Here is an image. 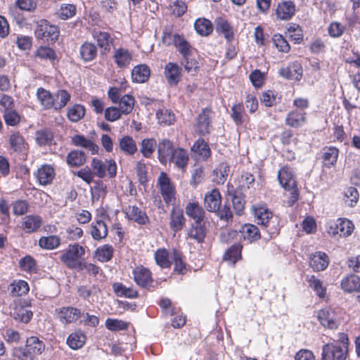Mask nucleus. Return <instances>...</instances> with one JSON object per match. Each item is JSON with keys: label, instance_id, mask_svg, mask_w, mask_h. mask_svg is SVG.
<instances>
[{"label": "nucleus", "instance_id": "1", "mask_svg": "<svg viewBox=\"0 0 360 360\" xmlns=\"http://www.w3.org/2000/svg\"><path fill=\"white\" fill-rule=\"evenodd\" d=\"M278 180L280 185L290 193L288 203L292 206L299 198V191L297 187V181L292 168L284 166L278 172Z\"/></svg>", "mask_w": 360, "mask_h": 360}, {"label": "nucleus", "instance_id": "2", "mask_svg": "<svg viewBox=\"0 0 360 360\" xmlns=\"http://www.w3.org/2000/svg\"><path fill=\"white\" fill-rule=\"evenodd\" d=\"M254 214L257 223L265 231L269 238H272L278 233V222L276 217L264 207H256Z\"/></svg>", "mask_w": 360, "mask_h": 360}, {"label": "nucleus", "instance_id": "3", "mask_svg": "<svg viewBox=\"0 0 360 360\" xmlns=\"http://www.w3.org/2000/svg\"><path fill=\"white\" fill-rule=\"evenodd\" d=\"M84 254L85 250L82 246L78 244L70 245L62 252L60 259L70 269L83 271L84 266L81 259Z\"/></svg>", "mask_w": 360, "mask_h": 360}, {"label": "nucleus", "instance_id": "4", "mask_svg": "<svg viewBox=\"0 0 360 360\" xmlns=\"http://www.w3.org/2000/svg\"><path fill=\"white\" fill-rule=\"evenodd\" d=\"M91 166L94 174L98 178H103L106 174L109 178H114L117 174V165L112 159L103 161L94 158L91 160Z\"/></svg>", "mask_w": 360, "mask_h": 360}, {"label": "nucleus", "instance_id": "5", "mask_svg": "<svg viewBox=\"0 0 360 360\" xmlns=\"http://www.w3.org/2000/svg\"><path fill=\"white\" fill-rule=\"evenodd\" d=\"M157 186L160 188L161 195L167 205L175 202L176 189L171 179L165 172H161L157 181Z\"/></svg>", "mask_w": 360, "mask_h": 360}, {"label": "nucleus", "instance_id": "6", "mask_svg": "<svg viewBox=\"0 0 360 360\" xmlns=\"http://www.w3.org/2000/svg\"><path fill=\"white\" fill-rule=\"evenodd\" d=\"M347 343L343 342L342 345L326 344L322 348V360H345L347 352Z\"/></svg>", "mask_w": 360, "mask_h": 360}, {"label": "nucleus", "instance_id": "7", "mask_svg": "<svg viewBox=\"0 0 360 360\" xmlns=\"http://www.w3.org/2000/svg\"><path fill=\"white\" fill-rule=\"evenodd\" d=\"M35 35L38 39L46 41H56L59 35V30L57 26L50 25L46 20H40L37 22Z\"/></svg>", "mask_w": 360, "mask_h": 360}, {"label": "nucleus", "instance_id": "8", "mask_svg": "<svg viewBox=\"0 0 360 360\" xmlns=\"http://www.w3.org/2000/svg\"><path fill=\"white\" fill-rule=\"evenodd\" d=\"M56 315L63 325L76 322L81 316L80 309L73 307H63L56 309Z\"/></svg>", "mask_w": 360, "mask_h": 360}, {"label": "nucleus", "instance_id": "9", "mask_svg": "<svg viewBox=\"0 0 360 360\" xmlns=\"http://www.w3.org/2000/svg\"><path fill=\"white\" fill-rule=\"evenodd\" d=\"M317 318L321 324L326 328L335 329L338 327V316L335 309L332 307H326L319 310Z\"/></svg>", "mask_w": 360, "mask_h": 360}, {"label": "nucleus", "instance_id": "10", "mask_svg": "<svg viewBox=\"0 0 360 360\" xmlns=\"http://www.w3.org/2000/svg\"><path fill=\"white\" fill-rule=\"evenodd\" d=\"M158 160L162 165H166L175 150L173 143L167 139H160L157 145Z\"/></svg>", "mask_w": 360, "mask_h": 360}, {"label": "nucleus", "instance_id": "11", "mask_svg": "<svg viewBox=\"0 0 360 360\" xmlns=\"http://www.w3.org/2000/svg\"><path fill=\"white\" fill-rule=\"evenodd\" d=\"M221 204V196L218 189L214 188L205 193L204 205L207 211L214 212Z\"/></svg>", "mask_w": 360, "mask_h": 360}, {"label": "nucleus", "instance_id": "12", "mask_svg": "<svg viewBox=\"0 0 360 360\" xmlns=\"http://www.w3.org/2000/svg\"><path fill=\"white\" fill-rule=\"evenodd\" d=\"M279 75L288 79L300 80L302 76V67L298 62L290 63L278 71Z\"/></svg>", "mask_w": 360, "mask_h": 360}, {"label": "nucleus", "instance_id": "13", "mask_svg": "<svg viewBox=\"0 0 360 360\" xmlns=\"http://www.w3.org/2000/svg\"><path fill=\"white\" fill-rule=\"evenodd\" d=\"M210 115L211 110L209 108H204L198 117L196 127L200 135L204 136L210 131L212 128Z\"/></svg>", "mask_w": 360, "mask_h": 360}, {"label": "nucleus", "instance_id": "14", "mask_svg": "<svg viewBox=\"0 0 360 360\" xmlns=\"http://www.w3.org/2000/svg\"><path fill=\"white\" fill-rule=\"evenodd\" d=\"M133 275L136 283L142 288H147L153 281L150 271L142 266L135 268Z\"/></svg>", "mask_w": 360, "mask_h": 360}, {"label": "nucleus", "instance_id": "15", "mask_svg": "<svg viewBox=\"0 0 360 360\" xmlns=\"http://www.w3.org/2000/svg\"><path fill=\"white\" fill-rule=\"evenodd\" d=\"M165 76L171 85H176L181 77V68L176 63H168L165 68Z\"/></svg>", "mask_w": 360, "mask_h": 360}, {"label": "nucleus", "instance_id": "16", "mask_svg": "<svg viewBox=\"0 0 360 360\" xmlns=\"http://www.w3.org/2000/svg\"><path fill=\"white\" fill-rule=\"evenodd\" d=\"M295 5L291 1H283L278 4L276 15L278 19L288 20L295 14Z\"/></svg>", "mask_w": 360, "mask_h": 360}, {"label": "nucleus", "instance_id": "17", "mask_svg": "<svg viewBox=\"0 0 360 360\" xmlns=\"http://www.w3.org/2000/svg\"><path fill=\"white\" fill-rule=\"evenodd\" d=\"M335 227L333 231H328L329 233L333 235L339 234L340 236H348L352 234L354 230L352 222L345 218H339L335 224Z\"/></svg>", "mask_w": 360, "mask_h": 360}, {"label": "nucleus", "instance_id": "18", "mask_svg": "<svg viewBox=\"0 0 360 360\" xmlns=\"http://www.w3.org/2000/svg\"><path fill=\"white\" fill-rule=\"evenodd\" d=\"M329 264V257L323 252H316L310 257V266L315 271L325 270Z\"/></svg>", "mask_w": 360, "mask_h": 360}, {"label": "nucleus", "instance_id": "19", "mask_svg": "<svg viewBox=\"0 0 360 360\" xmlns=\"http://www.w3.org/2000/svg\"><path fill=\"white\" fill-rule=\"evenodd\" d=\"M188 154L187 151L181 148H176L171 157L168 162H172L179 169H184L188 162Z\"/></svg>", "mask_w": 360, "mask_h": 360}, {"label": "nucleus", "instance_id": "20", "mask_svg": "<svg viewBox=\"0 0 360 360\" xmlns=\"http://www.w3.org/2000/svg\"><path fill=\"white\" fill-rule=\"evenodd\" d=\"M306 112L298 110H292L288 113L285 117V124L294 128L303 126L307 121Z\"/></svg>", "mask_w": 360, "mask_h": 360}, {"label": "nucleus", "instance_id": "21", "mask_svg": "<svg viewBox=\"0 0 360 360\" xmlns=\"http://www.w3.org/2000/svg\"><path fill=\"white\" fill-rule=\"evenodd\" d=\"M186 214L193 219L194 222H203L205 210L198 202H190L185 207Z\"/></svg>", "mask_w": 360, "mask_h": 360}, {"label": "nucleus", "instance_id": "22", "mask_svg": "<svg viewBox=\"0 0 360 360\" xmlns=\"http://www.w3.org/2000/svg\"><path fill=\"white\" fill-rule=\"evenodd\" d=\"M186 219L183 210L174 207L170 214L169 226L172 231L177 232L181 231L185 225Z\"/></svg>", "mask_w": 360, "mask_h": 360}, {"label": "nucleus", "instance_id": "23", "mask_svg": "<svg viewBox=\"0 0 360 360\" xmlns=\"http://www.w3.org/2000/svg\"><path fill=\"white\" fill-rule=\"evenodd\" d=\"M188 236L191 239L202 243L206 236V229L203 222L193 223L188 229Z\"/></svg>", "mask_w": 360, "mask_h": 360}, {"label": "nucleus", "instance_id": "24", "mask_svg": "<svg viewBox=\"0 0 360 360\" xmlns=\"http://www.w3.org/2000/svg\"><path fill=\"white\" fill-rule=\"evenodd\" d=\"M37 98L41 105L45 110H54L53 95L48 90L39 87L37 90Z\"/></svg>", "mask_w": 360, "mask_h": 360}, {"label": "nucleus", "instance_id": "25", "mask_svg": "<svg viewBox=\"0 0 360 360\" xmlns=\"http://www.w3.org/2000/svg\"><path fill=\"white\" fill-rule=\"evenodd\" d=\"M113 58L118 68H126L132 60V55L127 49L120 48L115 51Z\"/></svg>", "mask_w": 360, "mask_h": 360}, {"label": "nucleus", "instance_id": "26", "mask_svg": "<svg viewBox=\"0 0 360 360\" xmlns=\"http://www.w3.org/2000/svg\"><path fill=\"white\" fill-rule=\"evenodd\" d=\"M41 221L38 215H27L22 218V229L29 233L37 231L41 226Z\"/></svg>", "mask_w": 360, "mask_h": 360}, {"label": "nucleus", "instance_id": "27", "mask_svg": "<svg viewBox=\"0 0 360 360\" xmlns=\"http://www.w3.org/2000/svg\"><path fill=\"white\" fill-rule=\"evenodd\" d=\"M92 36L97 41V44L101 48V52L110 51V44L112 39L108 32L94 30L92 32Z\"/></svg>", "mask_w": 360, "mask_h": 360}, {"label": "nucleus", "instance_id": "28", "mask_svg": "<svg viewBox=\"0 0 360 360\" xmlns=\"http://www.w3.org/2000/svg\"><path fill=\"white\" fill-rule=\"evenodd\" d=\"M11 315L15 320L23 323H28L32 319L33 314L28 307L17 304L13 309Z\"/></svg>", "mask_w": 360, "mask_h": 360}, {"label": "nucleus", "instance_id": "29", "mask_svg": "<svg viewBox=\"0 0 360 360\" xmlns=\"http://www.w3.org/2000/svg\"><path fill=\"white\" fill-rule=\"evenodd\" d=\"M72 143L79 147L89 150L92 155L98 153L99 147L91 140L86 139L82 135H75L72 138Z\"/></svg>", "mask_w": 360, "mask_h": 360}, {"label": "nucleus", "instance_id": "30", "mask_svg": "<svg viewBox=\"0 0 360 360\" xmlns=\"http://www.w3.org/2000/svg\"><path fill=\"white\" fill-rule=\"evenodd\" d=\"M55 176L54 170L50 165H43L37 171V179L41 185L51 183Z\"/></svg>", "mask_w": 360, "mask_h": 360}, {"label": "nucleus", "instance_id": "31", "mask_svg": "<svg viewBox=\"0 0 360 360\" xmlns=\"http://www.w3.org/2000/svg\"><path fill=\"white\" fill-rule=\"evenodd\" d=\"M127 214L129 219L134 221L139 224H146L148 222V217L146 212L136 206H129L127 209Z\"/></svg>", "mask_w": 360, "mask_h": 360}, {"label": "nucleus", "instance_id": "32", "mask_svg": "<svg viewBox=\"0 0 360 360\" xmlns=\"http://www.w3.org/2000/svg\"><path fill=\"white\" fill-rule=\"evenodd\" d=\"M150 76V69L146 65L135 66L131 71V79L137 83H143Z\"/></svg>", "mask_w": 360, "mask_h": 360}, {"label": "nucleus", "instance_id": "33", "mask_svg": "<svg viewBox=\"0 0 360 360\" xmlns=\"http://www.w3.org/2000/svg\"><path fill=\"white\" fill-rule=\"evenodd\" d=\"M91 234L96 240H101L108 236V228L105 223L102 220H98L92 223L91 226Z\"/></svg>", "mask_w": 360, "mask_h": 360}, {"label": "nucleus", "instance_id": "34", "mask_svg": "<svg viewBox=\"0 0 360 360\" xmlns=\"http://www.w3.org/2000/svg\"><path fill=\"white\" fill-rule=\"evenodd\" d=\"M81 58L84 62L93 60L97 56V48L91 42H84L79 49Z\"/></svg>", "mask_w": 360, "mask_h": 360}, {"label": "nucleus", "instance_id": "35", "mask_svg": "<svg viewBox=\"0 0 360 360\" xmlns=\"http://www.w3.org/2000/svg\"><path fill=\"white\" fill-rule=\"evenodd\" d=\"M25 347L34 358L37 355L41 354L45 348L44 342L35 336L27 338Z\"/></svg>", "mask_w": 360, "mask_h": 360}, {"label": "nucleus", "instance_id": "36", "mask_svg": "<svg viewBox=\"0 0 360 360\" xmlns=\"http://www.w3.org/2000/svg\"><path fill=\"white\" fill-rule=\"evenodd\" d=\"M240 232L244 240L249 242L257 240L261 238L258 228L253 224H245L242 226Z\"/></svg>", "mask_w": 360, "mask_h": 360}, {"label": "nucleus", "instance_id": "37", "mask_svg": "<svg viewBox=\"0 0 360 360\" xmlns=\"http://www.w3.org/2000/svg\"><path fill=\"white\" fill-rule=\"evenodd\" d=\"M8 141L11 148L14 152L21 153L26 148L25 140L20 132L11 134L9 136Z\"/></svg>", "mask_w": 360, "mask_h": 360}, {"label": "nucleus", "instance_id": "38", "mask_svg": "<svg viewBox=\"0 0 360 360\" xmlns=\"http://www.w3.org/2000/svg\"><path fill=\"white\" fill-rule=\"evenodd\" d=\"M359 283L360 278L356 275L351 274L342 278L341 287L344 291L352 292L356 290Z\"/></svg>", "mask_w": 360, "mask_h": 360}, {"label": "nucleus", "instance_id": "39", "mask_svg": "<svg viewBox=\"0 0 360 360\" xmlns=\"http://www.w3.org/2000/svg\"><path fill=\"white\" fill-rule=\"evenodd\" d=\"M242 245L240 244H235L231 246L224 255V260L234 264L238 259L241 258Z\"/></svg>", "mask_w": 360, "mask_h": 360}, {"label": "nucleus", "instance_id": "40", "mask_svg": "<svg viewBox=\"0 0 360 360\" xmlns=\"http://www.w3.org/2000/svg\"><path fill=\"white\" fill-rule=\"evenodd\" d=\"M70 94L64 89L58 90L53 95L54 110H60L63 108L70 100Z\"/></svg>", "mask_w": 360, "mask_h": 360}, {"label": "nucleus", "instance_id": "41", "mask_svg": "<svg viewBox=\"0 0 360 360\" xmlns=\"http://www.w3.org/2000/svg\"><path fill=\"white\" fill-rule=\"evenodd\" d=\"M86 162V155L79 150H74L67 155V162L72 167H79Z\"/></svg>", "mask_w": 360, "mask_h": 360}, {"label": "nucleus", "instance_id": "42", "mask_svg": "<svg viewBox=\"0 0 360 360\" xmlns=\"http://www.w3.org/2000/svg\"><path fill=\"white\" fill-rule=\"evenodd\" d=\"M135 100L134 98L129 94L124 95L118 101V109L122 114L128 115L134 109Z\"/></svg>", "mask_w": 360, "mask_h": 360}, {"label": "nucleus", "instance_id": "43", "mask_svg": "<svg viewBox=\"0 0 360 360\" xmlns=\"http://www.w3.org/2000/svg\"><path fill=\"white\" fill-rule=\"evenodd\" d=\"M156 117L160 124L171 125L175 122L174 112L167 108H162L157 111Z\"/></svg>", "mask_w": 360, "mask_h": 360}, {"label": "nucleus", "instance_id": "44", "mask_svg": "<svg viewBox=\"0 0 360 360\" xmlns=\"http://www.w3.org/2000/svg\"><path fill=\"white\" fill-rule=\"evenodd\" d=\"M194 27L196 32L201 36H208L213 30L212 22L205 18H199L196 20Z\"/></svg>", "mask_w": 360, "mask_h": 360}, {"label": "nucleus", "instance_id": "45", "mask_svg": "<svg viewBox=\"0 0 360 360\" xmlns=\"http://www.w3.org/2000/svg\"><path fill=\"white\" fill-rule=\"evenodd\" d=\"M85 108L80 104H75L68 108V118L73 122H77L82 119L85 115Z\"/></svg>", "mask_w": 360, "mask_h": 360}, {"label": "nucleus", "instance_id": "46", "mask_svg": "<svg viewBox=\"0 0 360 360\" xmlns=\"http://www.w3.org/2000/svg\"><path fill=\"white\" fill-rule=\"evenodd\" d=\"M217 30L219 32L224 34L228 41H231L233 39V29L226 20L221 18H218L217 20Z\"/></svg>", "mask_w": 360, "mask_h": 360}, {"label": "nucleus", "instance_id": "47", "mask_svg": "<svg viewBox=\"0 0 360 360\" xmlns=\"http://www.w3.org/2000/svg\"><path fill=\"white\" fill-rule=\"evenodd\" d=\"M29 290L30 288L27 283L22 280L14 281L10 285L11 293L15 297L26 295Z\"/></svg>", "mask_w": 360, "mask_h": 360}, {"label": "nucleus", "instance_id": "48", "mask_svg": "<svg viewBox=\"0 0 360 360\" xmlns=\"http://www.w3.org/2000/svg\"><path fill=\"white\" fill-rule=\"evenodd\" d=\"M339 150L335 147L326 148L323 153V160L326 166L330 167L334 165L338 160Z\"/></svg>", "mask_w": 360, "mask_h": 360}, {"label": "nucleus", "instance_id": "49", "mask_svg": "<svg viewBox=\"0 0 360 360\" xmlns=\"http://www.w3.org/2000/svg\"><path fill=\"white\" fill-rule=\"evenodd\" d=\"M229 167L226 163H220L218 167L213 171L214 176V181L217 184H223L228 176Z\"/></svg>", "mask_w": 360, "mask_h": 360}, {"label": "nucleus", "instance_id": "50", "mask_svg": "<svg viewBox=\"0 0 360 360\" xmlns=\"http://www.w3.org/2000/svg\"><path fill=\"white\" fill-rule=\"evenodd\" d=\"M112 288L117 296L127 298H135L138 296L136 290L131 288H127L122 283H115L113 284Z\"/></svg>", "mask_w": 360, "mask_h": 360}, {"label": "nucleus", "instance_id": "51", "mask_svg": "<svg viewBox=\"0 0 360 360\" xmlns=\"http://www.w3.org/2000/svg\"><path fill=\"white\" fill-rule=\"evenodd\" d=\"M96 257L99 262H106L111 259L113 255V248L105 244L98 248L96 250Z\"/></svg>", "mask_w": 360, "mask_h": 360}, {"label": "nucleus", "instance_id": "52", "mask_svg": "<svg viewBox=\"0 0 360 360\" xmlns=\"http://www.w3.org/2000/svg\"><path fill=\"white\" fill-rule=\"evenodd\" d=\"M77 8L75 5L71 4H62L60 6L56 14L62 20H68L76 15Z\"/></svg>", "mask_w": 360, "mask_h": 360}, {"label": "nucleus", "instance_id": "53", "mask_svg": "<svg viewBox=\"0 0 360 360\" xmlns=\"http://www.w3.org/2000/svg\"><path fill=\"white\" fill-rule=\"evenodd\" d=\"M53 139V134L49 129H40L35 133V141L39 146L51 144Z\"/></svg>", "mask_w": 360, "mask_h": 360}, {"label": "nucleus", "instance_id": "54", "mask_svg": "<svg viewBox=\"0 0 360 360\" xmlns=\"http://www.w3.org/2000/svg\"><path fill=\"white\" fill-rule=\"evenodd\" d=\"M86 336L81 333L70 334L67 339V344L72 349H78L84 345Z\"/></svg>", "mask_w": 360, "mask_h": 360}, {"label": "nucleus", "instance_id": "55", "mask_svg": "<svg viewBox=\"0 0 360 360\" xmlns=\"http://www.w3.org/2000/svg\"><path fill=\"white\" fill-rule=\"evenodd\" d=\"M120 149L127 155H133L137 150V147L134 139L126 136L120 140Z\"/></svg>", "mask_w": 360, "mask_h": 360}, {"label": "nucleus", "instance_id": "56", "mask_svg": "<svg viewBox=\"0 0 360 360\" xmlns=\"http://www.w3.org/2000/svg\"><path fill=\"white\" fill-rule=\"evenodd\" d=\"M156 264L161 268H168L171 266L169 259V253L165 248L158 249L154 255Z\"/></svg>", "mask_w": 360, "mask_h": 360}, {"label": "nucleus", "instance_id": "57", "mask_svg": "<svg viewBox=\"0 0 360 360\" xmlns=\"http://www.w3.org/2000/svg\"><path fill=\"white\" fill-rule=\"evenodd\" d=\"M60 243V238L56 236H43L39 240V246L47 250H53L58 248Z\"/></svg>", "mask_w": 360, "mask_h": 360}, {"label": "nucleus", "instance_id": "58", "mask_svg": "<svg viewBox=\"0 0 360 360\" xmlns=\"http://www.w3.org/2000/svg\"><path fill=\"white\" fill-rule=\"evenodd\" d=\"M174 46L184 58H188V56L192 53V46L182 35H181L179 38H177V41Z\"/></svg>", "mask_w": 360, "mask_h": 360}, {"label": "nucleus", "instance_id": "59", "mask_svg": "<svg viewBox=\"0 0 360 360\" xmlns=\"http://www.w3.org/2000/svg\"><path fill=\"white\" fill-rule=\"evenodd\" d=\"M180 34L173 33L172 27L171 26H167L164 28L162 37V42L165 46H171L175 45L177 41V38L180 37Z\"/></svg>", "mask_w": 360, "mask_h": 360}, {"label": "nucleus", "instance_id": "60", "mask_svg": "<svg viewBox=\"0 0 360 360\" xmlns=\"http://www.w3.org/2000/svg\"><path fill=\"white\" fill-rule=\"evenodd\" d=\"M172 259L174 263V271L178 274H184L186 271V264L183 260L182 253L176 249H173Z\"/></svg>", "mask_w": 360, "mask_h": 360}, {"label": "nucleus", "instance_id": "61", "mask_svg": "<svg viewBox=\"0 0 360 360\" xmlns=\"http://www.w3.org/2000/svg\"><path fill=\"white\" fill-rule=\"evenodd\" d=\"M229 195L231 198L233 207L236 214L238 215H241L243 212L245 205V201L242 193L235 191L233 193H229Z\"/></svg>", "mask_w": 360, "mask_h": 360}, {"label": "nucleus", "instance_id": "62", "mask_svg": "<svg viewBox=\"0 0 360 360\" xmlns=\"http://www.w3.org/2000/svg\"><path fill=\"white\" fill-rule=\"evenodd\" d=\"M157 145L155 139H145L141 141V152L145 158H150Z\"/></svg>", "mask_w": 360, "mask_h": 360}, {"label": "nucleus", "instance_id": "63", "mask_svg": "<svg viewBox=\"0 0 360 360\" xmlns=\"http://www.w3.org/2000/svg\"><path fill=\"white\" fill-rule=\"evenodd\" d=\"M309 287L311 288L316 295L320 297H323L326 293V288L323 285L322 281L318 279L315 276H311L308 279Z\"/></svg>", "mask_w": 360, "mask_h": 360}, {"label": "nucleus", "instance_id": "64", "mask_svg": "<svg viewBox=\"0 0 360 360\" xmlns=\"http://www.w3.org/2000/svg\"><path fill=\"white\" fill-rule=\"evenodd\" d=\"M192 150L198 153L202 159L207 158L210 155V150L208 144L202 140L195 142Z\"/></svg>", "mask_w": 360, "mask_h": 360}]
</instances>
